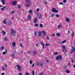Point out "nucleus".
<instances>
[{
    "label": "nucleus",
    "mask_w": 75,
    "mask_h": 75,
    "mask_svg": "<svg viewBox=\"0 0 75 75\" xmlns=\"http://www.w3.org/2000/svg\"><path fill=\"white\" fill-rule=\"evenodd\" d=\"M2 32L3 35H5V34H6V32L3 30L2 31Z\"/></svg>",
    "instance_id": "nucleus-23"
},
{
    "label": "nucleus",
    "mask_w": 75,
    "mask_h": 75,
    "mask_svg": "<svg viewBox=\"0 0 75 75\" xmlns=\"http://www.w3.org/2000/svg\"><path fill=\"white\" fill-rule=\"evenodd\" d=\"M33 52L34 53V55H36V54L37 53V52L35 50L33 51Z\"/></svg>",
    "instance_id": "nucleus-14"
},
{
    "label": "nucleus",
    "mask_w": 75,
    "mask_h": 75,
    "mask_svg": "<svg viewBox=\"0 0 75 75\" xmlns=\"http://www.w3.org/2000/svg\"><path fill=\"white\" fill-rule=\"evenodd\" d=\"M62 59V56L61 55L59 54V56L57 57H56V60H58V59H59V60H61Z\"/></svg>",
    "instance_id": "nucleus-2"
},
{
    "label": "nucleus",
    "mask_w": 75,
    "mask_h": 75,
    "mask_svg": "<svg viewBox=\"0 0 75 75\" xmlns=\"http://www.w3.org/2000/svg\"><path fill=\"white\" fill-rule=\"evenodd\" d=\"M3 23L4 24H6V20H4Z\"/></svg>",
    "instance_id": "nucleus-21"
},
{
    "label": "nucleus",
    "mask_w": 75,
    "mask_h": 75,
    "mask_svg": "<svg viewBox=\"0 0 75 75\" xmlns=\"http://www.w3.org/2000/svg\"><path fill=\"white\" fill-rule=\"evenodd\" d=\"M42 49H44V47H45V45L44 44H43V45H42Z\"/></svg>",
    "instance_id": "nucleus-40"
},
{
    "label": "nucleus",
    "mask_w": 75,
    "mask_h": 75,
    "mask_svg": "<svg viewBox=\"0 0 75 75\" xmlns=\"http://www.w3.org/2000/svg\"><path fill=\"white\" fill-rule=\"evenodd\" d=\"M66 20L67 22H69V21L70 19L69 18H66Z\"/></svg>",
    "instance_id": "nucleus-13"
},
{
    "label": "nucleus",
    "mask_w": 75,
    "mask_h": 75,
    "mask_svg": "<svg viewBox=\"0 0 75 75\" xmlns=\"http://www.w3.org/2000/svg\"><path fill=\"white\" fill-rule=\"evenodd\" d=\"M17 1H14L13 3H12V6H16V5H17Z\"/></svg>",
    "instance_id": "nucleus-6"
},
{
    "label": "nucleus",
    "mask_w": 75,
    "mask_h": 75,
    "mask_svg": "<svg viewBox=\"0 0 75 75\" xmlns=\"http://www.w3.org/2000/svg\"><path fill=\"white\" fill-rule=\"evenodd\" d=\"M4 74H5V73H3L1 74V75H4Z\"/></svg>",
    "instance_id": "nucleus-59"
},
{
    "label": "nucleus",
    "mask_w": 75,
    "mask_h": 75,
    "mask_svg": "<svg viewBox=\"0 0 75 75\" xmlns=\"http://www.w3.org/2000/svg\"><path fill=\"white\" fill-rule=\"evenodd\" d=\"M38 35L39 37H41V32H38Z\"/></svg>",
    "instance_id": "nucleus-17"
},
{
    "label": "nucleus",
    "mask_w": 75,
    "mask_h": 75,
    "mask_svg": "<svg viewBox=\"0 0 75 75\" xmlns=\"http://www.w3.org/2000/svg\"><path fill=\"white\" fill-rule=\"evenodd\" d=\"M42 74H42V73L41 72L39 73V75H42Z\"/></svg>",
    "instance_id": "nucleus-46"
},
{
    "label": "nucleus",
    "mask_w": 75,
    "mask_h": 75,
    "mask_svg": "<svg viewBox=\"0 0 75 75\" xmlns=\"http://www.w3.org/2000/svg\"><path fill=\"white\" fill-rule=\"evenodd\" d=\"M14 13V11H12L11 13V14H13Z\"/></svg>",
    "instance_id": "nucleus-34"
},
{
    "label": "nucleus",
    "mask_w": 75,
    "mask_h": 75,
    "mask_svg": "<svg viewBox=\"0 0 75 75\" xmlns=\"http://www.w3.org/2000/svg\"><path fill=\"white\" fill-rule=\"evenodd\" d=\"M1 59H2V60H3V61H4V58H3L1 57Z\"/></svg>",
    "instance_id": "nucleus-50"
},
{
    "label": "nucleus",
    "mask_w": 75,
    "mask_h": 75,
    "mask_svg": "<svg viewBox=\"0 0 75 75\" xmlns=\"http://www.w3.org/2000/svg\"><path fill=\"white\" fill-rule=\"evenodd\" d=\"M26 6L27 7H30V6L27 3L26 4Z\"/></svg>",
    "instance_id": "nucleus-28"
},
{
    "label": "nucleus",
    "mask_w": 75,
    "mask_h": 75,
    "mask_svg": "<svg viewBox=\"0 0 75 75\" xmlns=\"http://www.w3.org/2000/svg\"><path fill=\"white\" fill-rule=\"evenodd\" d=\"M31 53V52L29 51L28 52H27V54H30V53Z\"/></svg>",
    "instance_id": "nucleus-49"
},
{
    "label": "nucleus",
    "mask_w": 75,
    "mask_h": 75,
    "mask_svg": "<svg viewBox=\"0 0 75 75\" xmlns=\"http://www.w3.org/2000/svg\"><path fill=\"white\" fill-rule=\"evenodd\" d=\"M2 71H4V70H5V69L4 68V67H2Z\"/></svg>",
    "instance_id": "nucleus-35"
},
{
    "label": "nucleus",
    "mask_w": 75,
    "mask_h": 75,
    "mask_svg": "<svg viewBox=\"0 0 75 75\" xmlns=\"http://www.w3.org/2000/svg\"><path fill=\"white\" fill-rule=\"evenodd\" d=\"M11 56H12V57H14L15 55H14V54H12Z\"/></svg>",
    "instance_id": "nucleus-53"
},
{
    "label": "nucleus",
    "mask_w": 75,
    "mask_h": 75,
    "mask_svg": "<svg viewBox=\"0 0 75 75\" xmlns=\"http://www.w3.org/2000/svg\"><path fill=\"white\" fill-rule=\"evenodd\" d=\"M29 62L30 63V65H31V64H32V62H33V61H32L31 60H30V61Z\"/></svg>",
    "instance_id": "nucleus-26"
},
{
    "label": "nucleus",
    "mask_w": 75,
    "mask_h": 75,
    "mask_svg": "<svg viewBox=\"0 0 75 75\" xmlns=\"http://www.w3.org/2000/svg\"><path fill=\"white\" fill-rule=\"evenodd\" d=\"M64 55H67V53H66V52H64Z\"/></svg>",
    "instance_id": "nucleus-62"
},
{
    "label": "nucleus",
    "mask_w": 75,
    "mask_h": 75,
    "mask_svg": "<svg viewBox=\"0 0 75 75\" xmlns=\"http://www.w3.org/2000/svg\"><path fill=\"white\" fill-rule=\"evenodd\" d=\"M6 54V52H3L2 53V54L3 55H5V54Z\"/></svg>",
    "instance_id": "nucleus-36"
},
{
    "label": "nucleus",
    "mask_w": 75,
    "mask_h": 75,
    "mask_svg": "<svg viewBox=\"0 0 75 75\" xmlns=\"http://www.w3.org/2000/svg\"><path fill=\"white\" fill-rule=\"evenodd\" d=\"M52 37H54V36H55V35H54V34H52Z\"/></svg>",
    "instance_id": "nucleus-63"
},
{
    "label": "nucleus",
    "mask_w": 75,
    "mask_h": 75,
    "mask_svg": "<svg viewBox=\"0 0 75 75\" xmlns=\"http://www.w3.org/2000/svg\"><path fill=\"white\" fill-rule=\"evenodd\" d=\"M72 37H74V32H73L72 33Z\"/></svg>",
    "instance_id": "nucleus-42"
},
{
    "label": "nucleus",
    "mask_w": 75,
    "mask_h": 75,
    "mask_svg": "<svg viewBox=\"0 0 75 75\" xmlns=\"http://www.w3.org/2000/svg\"><path fill=\"white\" fill-rule=\"evenodd\" d=\"M8 24H9V25H10V24H11V22L10 21H9L8 22Z\"/></svg>",
    "instance_id": "nucleus-58"
},
{
    "label": "nucleus",
    "mask_w": 75,
    "mask_h": 75,
    "mask_svg": "<svg viewBox=\"0 0 75 75\" xmlns=\"http://www.w3.org/2000/svg\"><path fill=\"white\" fill-rule=\"evenodd\" d=\"M42 18V16H41V15H40V16L39 17V18Z\"/></svg>",
    "instance_id": "nucleus-41"
},
{
    "label": "nucleus",
    "mask_w": 75,
    "mask_h": 75,
    "mask_svg": "<svg viewBox=\"0 0 75 75\" xmlns=\"http://www.w3.org/2000/svg\"><path fill=\"white\" fill-rule=\"evenodd\" d=\"M4 40L5 41H7V38H4Z\"/></svg>",
    "instance_id": "nucleus-39"
},
{
    "label": "nucleus",
    "mask_w": 75,
    "mask_h": 75,
    "mask_svg": "<svg viewBox=\"0 0 75 75\" xmlns=\"http://www.w3.org/2000/svg\"><path fill=\"white\" fill-rule=\"evenodd\" d=\"M23 60H24V61H25V60H26V58H23Z\"/></svg>",
    "instance_id": "nucleus-61"
},
{
    "label": "nucleus",
    "mask_w": 75,
    "mask_h": 75,
    "mask_svg": "<svg viewBox=\"0 0 75 75\" xmlns=\"http://www.w3.org/2000/svg\"><path fill=\"white\" fill-rule=\"evenodd\" d=\"M11 36H15L16 35V32L13 29L11 30Z\"/></svg>",
    "instance_id": "nucleus-1"
},
{
    "label": "nucleus",
    "mask_w": 75,
    "mask_h": 75,
    "mask_svg": "<svg viewBox=\"0 0 75 75\" xmlns=\"http://www.w3.org/2000/svg\"><path fill=\"white\" fill-rule=\"evenodd\" d=\"M4 46H2L1 47L0 49V50L1 51H2V50H4Z\"/></svg>",
    "instance_id": "nucleus-11"
},
{
    "label": "nucleus",
    "mask_w": 75,
    "mask_h": 75,
    "mask_svg": "<svg viewBox=\"0 0 75 75\" xmlns=\"http://www.w3.org/2000/svg\"><path fill=\"white\" fill-rule=\"evenodd\" d=\"M40 11V9L38 8L37 10V11Z\"/></svg>",
    "instance_id": "nucleus-54"
},
{
    "label": "nucleus",
    "mask_w": 75,
    "mask_h": 75,
    "mask_svg": "<svg viewBox=\"0 0 75 75\" xmlns=\"http://www.w3.org/2000/svg\"><path fill=\"white\" fill-rule=\"evenodd\" d=\"M40 43L42 45H44V43H43V42L42 41L40 42Z\"/></svg>",
    "instance_id": "nucleus-43"
},
{
    "label": "nucleus",
    "mask_w": 75,
    "mask_h": 75,
    "mask_svg": "<svg viewBox=\"0 0 75 75\" xmlns=\"http://www.w3.org/2000/svg\"><path fill=\"white\" fill-rule=\"evenodd\" d=\"M40 27H43V25H42V24H40Z\"/></svg>",
    "instance_id": "nucleus-33"
},
{
    "label": "nucleus",
    "mask_w": 75,
    "mask_h": 75,
    "mask_svg": "<svg viewBox=\"0 0 75 75\" xmlns=\"http://www.w3.org/2000/svg\"><path fill=\"white\" fill-rule=\"evenodd\" d=\"M36 64L38 66H39L40 65V63H39V62H36Z\"/></svg>",
    "instance_id": "nucleus-18"
},
{
    "label": "nucleus",
    "mask_w": 75,
    "mask_h": 75,
    "mask_svg": "<svg viewBox=\"0 0 75 75\" xmlns=\"http://www.w3.org/2000/svg\"><path fill=\"white\" fill-rule=\"evenodd\" d=\"M42 36H45V35H46V33H45V31L43 30L42 31Z\"/></svg>",
    "instance_id": "nucleus-8"
},
{
    "label": "nucleus",
    "mask_w": 75,
    "mask_h": 75,
    "mask_svg": "<svg viewBox=\"0 0 75 75\" xmlns=\"http://www.w3.org/2000/svg\"><path fill=\"white\" fill-rule=\"evenodd\" d=\"M57 54H58V52H56L54 54V55H57Z\"/></svg>",
    "instance_id": "nucleus-52"
},
{
    "label": "nucleus",
    "mask_w": 75,
    "mask_h": 75,
    "mask_svg": "<svg viewBox=\"0 0 75 75\" xmlns=\"http://www.w3.org/2000/svg\"><path fill=\"white\" fill-rule=\"evenodd\" d=\"M28 19L30 20L31 19V16L30 15H29L28 16Z\"/></svg>",
    "instance_id": "nucleus-16"
},
{
    "label": "nucleus",
    "mask_w": 75,
    "mask_h": 75,
    "mask_svg": "<svg viewBox=\"0 0 75 75\" xmlns=\"http://www.w3.org/2000/svg\"><path fill=\"white\" fill-rule=\"evenodd\" d=\"M54 15H55V14H52V15L50 16V17H54Z\"/></svg>",
    "instance_id": "nucleus-37"
},
{
    "label": "nucleus",
    "mask_w": 75,
    "mask_h": 75,
    "mask_svg": "<svg viewBox=\"0 0 75 75\" xmlns=\"http://www.w3.org/2000/svg\"><path fill=\"white\" fill-rule=\"evenodd\" d=\"M36 46L37 47H38V44H36Z\"/></svg>",
    "instance_id": "nucleus-55"
},
{
    "label": "nucleus",
    "mask_w": 75,
    "mask_h": 75,
    "mask_svg": "<svg viewBox=\"0 0 75 75\" xmlns=\"http://www.w3.org/2000/svg\"><path fill=\"white\" fill-rule=\"evenodd\" d=\"M45 46H49L50 45V44L48 43H47L45 45Z\"/></svg>",
    "instance_id": "nucleus-32"
},
{
    "label": "nucleus",
    "mask_w": 75,
    "mask_h": 75,
    "mask_svg": "<svg viewBox=\"0 0 75 75\" xmlns=\"http://www.w3.org/2000/svg\"><path fill=\"white\" fill-rule=\"evenodd\" d=\"M30 0H26L25 1V3H29V5H31V4L30 3Z\"/></svg>",
    "instance_id": "nucleus-7"
},
{
    "label": "nucleus",
    "mask_w": 75,
    "mask_h": 75,
    "mask_svg": "<svg viewBox=\"0 0 75 75\" xmlns=\"http://www.w3.org/2000/svg\"><path fill=\"white\" fill-rule=\"evenodd\" d=\"M16 67L18 68V70L19 71H20L21 69V66H20V65L18 64H17L16 65Z\"/></svg>",
    "instance_id": "nucleus-3"
},
{
    "label": "nucleus",
    "mask_w": 75,
    "mask_h": 75,
    "mask_svg": "<svg viewBox=\"0 0 75 75\" xmlns=\"http://www.w3.org/2000/svg\"><path fill=\"white\" fill-rule=\"evenodd\" d=\"M1 1L2 3V4L4 5L5 4V2H4V0H1Z\"/></svg>",
    "instance_id": "nucleus-12"
},
{
    "label": "nucleus",
    "mask_w": 75,
    "mask_h": 75,
    "mask_svg": "<svg viewBox=\"0 0 75 75\" xmlns=\"http://www.w3.org/2000/svg\"><path fill=\"white\" fill-rule=\"evenodd\" d=\"M32 13V11L31 10H29V13Z\"/></svg>",
    "instance_id": "nucleus-56"
},
{
    "label": "nucleus",
    "mask_w": 75,
    "mask_h": 75,
    "mask_svg": "<svg viewBox=\"0 0 75 75\" xmlns=\"http://www.w3.org/2000/svg\"><path fill=\"white\" fill-rule=\"evenodd\" d=\"M65 46L63 45L62 46V51L64 52V51H65Z\"/></svg>",
    "instance_id": "nucleus-9"
},
{
    "label": "nucleus",
    "mask_w": 75,
    "mask_h": 75,
    "mask_svg": "<svg viewBox=\"0 0 75 75\" xmlns=\"http://www.w3.org/2000/svg\"><path fill=\"white\" fill-rule=\"evenodd\" d=\"M34 71H32V74L33 75H35V74H34Z\"/></svg>",
    "instance_id": "nucleus-31"
},
{
    "label": "nucleus",
    "mask_w": 75,
    "mask_h": 75,
    "mask_svg": "<svg viewBox=\"0 0 75 75\" xmlns=\"http://www.w3.org/2000/svg\"><path fill=\"white\" fill-rule=\"evenodd\" d=\"M62 25H60L58 27V28H62Z\"/></svg>",
    "instance_id": "nucleus-20"
},
{
    "label": "nucleus",
    "mask_w": 75,
    "mask_h": 75,
    "mask_svg": "<svg viewBox=\"0 0 75 75\" xmlns=\"http://www.w3.org/2000/svg\"><path fill=\"white\" fill-rule=\"evenodd\" d=\"M37 18H35L34 20V21L35 23H37Z\"/></svg>",
    "instance_id": "nucleus-10"
},
{
    "label": "nucleus",
    "mask_w": 75,
    "mask_h": 75,
    "mask_svg": "<svg viewBox=\"0 0 75 75\" xmlns=\"http://www.w3.org/2000/svg\"><path fill=\"white\" fill-rule=\"evenodd\" d=\"M39 25L38 24H36L34 25L35 27H38Z\"/></svg>",
    "instance_id": "nucleus-25"
},
{
    "label": "nucleus",
    "mask_w": 75,
    "mask_h": 75,
    "mask_svg": "<svg viewBox=\"0 0 75 75\" xmlns=\"http://www.w3.org/2000/svg\"><path fill=\"white\" fill-rule=\"evenodd\" d=\"M34 35L35 37H36V36H37V33H36V32H35L34 33Z\"/></svg>",
    "instance_id": "nucleus-29"
},
{
    "label": "nucleus",
    "mask_w": 75,
    "mask_h": 75,
    "mask_svg": "<svg viewBox=\"0 0 75 75\" xmlns=\"http://www.w3.org/2000/svg\"><path fill=\"white\" fill-rule=\"evenodd\" d=\"M18 7L19 8H21V6L20 5H18Z\"/></svg>",
    "instance_id": "nucleus-48"
},
{
    "label": "nucleus",
    "mask_w": 75,
    "mask_h": 75,
    "mask_svg": "<svg viewBox=\"0 0 75 75\" xmlns=\"http://www.w3.org/2000/svg\"><path fill=\"white\" fill-rule=\"evenodd\" d=\"M59 4H62V2H60L59 3Z\"/></svg>",
    "instance_id": "nucleus-57"
},
{
    "label": "nucleus",
    "mask_w": 75,
    "mask_h": 75,
    "mask_svg": "<svg viewBox=\"0 0 75 75\" xmlns=\"http://www.w3.org/2000/svg\"><path fill=\"white\" fill-rule=\"evenodd\" d=\"M71 54H72L73 53V52H75V48L74 47H73L72 49L71 50Z\"/></svg>",
    "instance_id": "nucleus-5"
},
{
    "label": "nucleus",
    "mask_w": 75,
    "mask_h": 75,
    "mask_svg": "<svg viewBox=\"0 0 75 75\" xmlns=\"http://www.w3.org/2000/svg\"><path fill=\"white\" fill-rule=\"evenodd\" d=\"M56 17H59V15L58 14H56Z\"/></svg>",
    "instance_id": "nucleus-47"
},
{
    "label": "nucleus",
    "mask_w": 75,
    "mask_h": 75,
    "mask_svg": "<svg viewBox=\"0 0 75 75\" xmlns=\"http://www.w3.org/2000/svg\"><path fill=\"white\" fill-rule=\"evenodd\" d=\"M56 35L57 37H59L60 36V34L59 33H57Z\"/></svg>",
    "instance_id": "nucleus-24"
},
{
    "label": "nucleus",
    "mask_w": 75,
    "mask_h": 75,
    "mask_svg": "<svg viewBox=\"0 0 75 75\" xmlns=\"http://www.w3.org/2000/svg\"><path fill=\"white\" fill-rule=\"evenodd\" d=\"M63 3H66V2H67V1L66 0H64L63 1Z\"/></svg>",
    "instance_id": "nucleus-44"
},
{
    "label": "nucleus",
    "mask_w": 75,
    "mask_h": 75,
    "mask_svg": "<svg viewBox=\"0 0 75 75\" xmlns=\"http://www.w3.org/2000/svg\"><path fill=\"white\" fill-rule=\"evenodd\" d=\"M25 75H29V73H28L26 72L25 73Z\"/></svg>",
    "instance_id": "nucleus-38"
},
{
    "label": "nucleus",
    "mask_w": 75,
    "mask_h": 75,
    "mask_svg": "<svg viewBox=\"0 0 75 75\" xmlns=\"http://www.w3.org/2000/svg\"><path fill=\"white\" fill-rule=\"evenodd\" d=\"M39 65H40V66H41V67H42V66H43V64L42 63H40L39 64Z\"/></svg>",
    "instance_id": "nucleus-30"
},
{
    "label": "nucleus",
    "mask_w": 75,
    "mask_h": 75,
    "mask_svg": "<svg viewBox=\"0 0 75 75\" xmlns=\"http://www.w3.org/2000/svg\"><path fill=\"white\" fill-rule=\"evenodd\" d=\"M66 72L67 73H69L70 72V71L68 70H66Z\"/></svg>",
    "instance_id": "nucleus-22"
},
{
    "label": "nucleus",
    "mask_w": 75,
    "mask_h": 75,
    "mask_svg": "<svg viewBox=\"0 0 75 75\" xmlns=\"http://www.w3.org/2000/svg\"><path fill=\"white\" fill-rule=\"evenodd\" d=\"M71 61L72 63H73L74 62V60H73V59H72Z\"/></svg>",
    "instance_id": "nucleus-51"
},
{
    "label": "nucleus",
    "mask_w": 75,
    "mask_h": 75,
    "mask_svg": "<svg viewBox=\"0 0 75 75\" xmlns=\"http://www.w3.org/2000/svg\"><path fill=\"white\" fill-rule=\"evenodd\" d=\"M73 68H75V64L73 65Z\"/></svg>",
    "instance_id": "nucleus-64"
},
{
    "label": "nucleus",
    "mask_w": 75,
    "mask_h": 75,
    "mask_svg": "<svg viewBox=\"0 0 75 75\" xmlns=\"http://www.w3.org/2000/svg\"><path fill=\"white\" fill-rule=\"evenodd\" d=\"M12 45L13 47H15L16 46V42H13Z\"/></svg>",
    "instance_id": "nucleus-15"
},
{
    "label": "nucleus",
    "mask_w": 75,
    "mask_h": 75,
    "mask_svg": "<svg viewBox=\"0 0 75 75\" xmlns=\"http://www.w3.org/2000/svg\"><path fill=\"white\" fill-rule=\"evenodd\" d=\"M34 65H35V64H34V63H33L32 65V67H34Z\"/></svg>",
    "instance_id": "nucleus-45"
},
{
    "label": "nucleus",
    "mask_w": 75,
    "mask_h": 75,
    "mask_svg": "<svg viewBox=\"0 0 75 75\" xmlns=\"http://www.w3.org/2000/svg\"><path fill=\"white\" fill-rule=\"evenodd\" d=\"M46 62H47V64L48 63L49 61L48 60H46Z\"/></svg>",
    "instance_id": "nucleus-60"
},
{
    "label": "nucleus",
    "mask_w": 75,
    "mask_h": 75,
    "mask_svg": "<svg viewBox=\"0 0 75 75\" xmlns=\"http://www.w3.org/2000/svg\"><path fill=\"white\" fill-rule=\"evenodd\" d=\"M6 8V6H4L1 9V11H3V9H4V8Z\"/></svg>",
    "instance_id": "nucleus-19"
},
{
    "label": "nucleus",
    "mask_w": 75,
    "mask_h": 75,
    "mask_svg": "<svg viewBox=\"0 0 75 75\" xmlns=\"http://www.w3.org/2000/svg\"><path fill=\"white\" fill-rule=\"evenodd\" d=\"M66 41V40H65L63 41L61 43H62V44H64V43Z\"/></svg>",
    "instance_id": "nucleus-27"
},
{
    "label": "nucleus",
    "mask_w": 75,
    "mask_h": 75,
    "mask_svg": "<svg viewBox=\"0 0 75 75\" xmlns=\"http://www.w3.org/2000/svg\"><path fill=\"white\" fill-rule=\"evenodd\" d=\"M52 11L53 13H58V10H56L55 8H53Z\"/></svg>",
    "instance_id": "nucleus-4"
}]
</instances>
